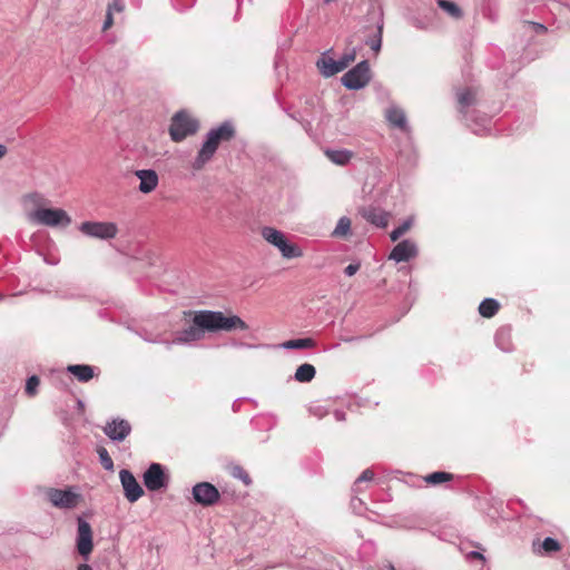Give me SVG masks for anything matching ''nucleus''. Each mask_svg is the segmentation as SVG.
<instances>
[{"label": "nucleus", "instance_id": "obj_1", "mask_svg": "<svg viewBox=\"0 0 570 570\" xmlns=\"http://www.w3.org/2000/svg\"><path fill=\"white\" fill-rule=\"evenodd\" d=\"M190 316V324L175 333L174 344H191L205 338V334L217 332L247 331L248 325L237 315H225L220 311L199 309L184 313Z\"/></svg>", "mask_w": 570, "mask_h": 570}, {"label": "nucleus", "instance_id": "obj_2", "mask_svg": "<svg viewBox=\"0 0 570 570\" xmlns=\"http://www.w3.org/2000/svg\"><path fill=\"white\" fill-rule=\"evenodd\" d=\"M458 102L460 105V114L464 118L466 125L475 135H485L490 130L491 119L488 117L474 118V111L470 112L468 108L475 102V92L471 88H465L458 92Z\"/></svg>", "mask_w": 570, "mask_h": 570}, {"label": "nucleus", "instance_id": "obj_3", "mask_svg": "<svg viewBox=\"0 0 570 570\" xmlns=\"http://www.w3.org/2000/svg\"><path fill=\"white\" fill-rule=\"evenodd\" d=\"M330 53L331 50L322 52L316 61V67L320 70V73L325 78L333 77L345 70L356 58L355 48L344 52L337 60L333 59Z\"/></svg>", "mask_w": 570, "mask_h": 570}, {"label": "nucleus", "instance_id": "obj_4", "mask_svg": "<svg viewBox=\"0 0 570 570\" xmlns=\"http://www.w3.org/2000/svg\"><path fill=\"white\" fill-rule=\"evenodd\" d=\"M29 219L49 227H67L71 223L67 212L61 208H38L29 215Z\"/></svg>", "mask_w": 570, "mask_h": 570}, {"label": "nucleus", "instance_id": "obj_5", "mask_svg": "<svg viewBox=\"0 0 570 570\" xmlns=\"http://www.w3.org/2000/svg\"><path fill=\"white\" fill-rule=\"evenodd\" d=\"M198 129V121L188 116L185 111H178L171 119L169 134L174 141H181L195 134Z\"/></svg>", "mask_w": 570, "mask_h": 570}, {"label": "nucleus", "instance_id": "obj_6", "mask_svg": "<svg viewBox=\"0 0 570 570\" xmlns=\"http://www.w3.org/2000/svg\"><path fill=\"white\" fill-rule=\"evenodd\" d=\"M371 80V69L367 60L360 61L341 78L342 85L350 90H360Z\"/></svg>", "mask_w": 570, "mask_h": 570}, {"label": "nucleus", "instance_id": "obj_7", "mask_svg": "<svg viewBox=\"0 0 570 570\" xmlns=\"http://www.w3.org/2000/svg\"><path fill=\"white\" fill-rule=\"evenodd\" d=\"M169 481L170 476L160 463H151L142 474V482L151 492L167 489Z\"/></svg>", "mask_w": 570, "mask_h": 570}, {"label": "nucleus", "instance_id": "obj_8", "mask_svg": "<svg viewBox=\"0 0 570 570\" xmlns=\"http://www.w3.org/2000/svg\"><path fill=\"white\" fill-rule=\"evenodd\" d=\"M79 230L88 237L108 240L116 237L118 227L111 222H83Z\"/></svg>", "mask_w": 570, "mask_h": 570}, {"label": "nucleus", "instance_id": "obj_9", "mask_svg": "<svg viewBox=\"0 0 570 570\" xmlns=\"http://www.w3.org/2000/svg\"><path fill=\"white\" fill-rule=\"evenodd\" d=\"M46 497L55 508L59 509H73L78 505L80 494L75 492L71 488L56 489L49 488L46 491Z\"/></svg>", "mask_w": 570, "mask_h": 570}, {"label": "nucleus", "instance_id": "obj_10", "mask_svg": "<svg viewBox=\"0 0 570 570\" xmlns=\"http://www.w3.org/2000/svg\"><path fill=\"white\" fill-rule=\"evenodd\" d=\"M77 537H76V547L78 553L87 560L92 552L94 542H92V529L89 522H87L83 518H77Z\"/></svg>", "mask_w": 570, "mask_h": 570}, {"label": "nucleus", "instance_id": "obj_11", "mask_svg": "<svg viewBox=\"0 0 570 570\" xmlns=\"http://www.w3.org/2000/svg\"><path fill=\"white\" fill-rule=\"evenodd\" d=\"M193 498L196 503L203 507H212L219 501L218 489L209 482H199L193 487Z\"/></svg>", "mask_w": 570, "mask_h": 570}, {"label": "nucleus", "instance_id": "obj_12", "mask_svg": "<svg viewBox=\"0 0 570 570\" xmlns=\"http://www.w3.org/2000/svg\"><path fill=\"white\" fill-rule=\"evenodd\" d=\"M119 479L124 489L125 498L130 503L138 501L142 497L144 490L129 470H120Z\"/></svg>", "mask_w": 570, "mask_h": 570}, {"label": "nucleus", "instance_id": "obj_13", "mask_svg": "<svg viewBox=\"0 0 570 570\" xmlns=\"http://www.w3.org/2000/svg\"><path fill=\"white\" fill-rule=\"evenodd\" d=\"M104 433L111 441L121 442L131 433V425L127 420L116 417L106 423Z\"/></svg>", "mask_w": 570, "mask_h": 570}, {"label": "nucleus", "instance_id": "obj_14", "mask_svg": "<svg viewBox=\"0 0 570 570\" xmlns=\"http://www.w3.org/2000/svg\"><path fill=\"white\" fill-rule=\"evenodd\" d=\"M417 256V246L411 239L400 242L390 253L389 259L396 263L409 262Z\"/></svg>", "mask_w": 570, "mask_h": 570}, {"label": "nucleus", "instance_id": "obj_15", "mask_svg": "<svg viewBox=\"0 0 570 570\" xmlns=\"http://www.w3.org/2000/svg\"><path fill=\"white\" fill-rule=\"evenodd\" d=\"M385 118L390 126L395 127L404 132L410 131L405 111L397 106H390L385 111Z\"/></svg>", "mask_w": 570, "mask_h": 570}, {"label": "nucleus", "instance_id": "obj_16", "mask_svg": "<svg viewBox=\"0 0 570 570\" xmlns=\"http://www.w3.org/2000/svg\"><path fill=\"white\" fill-rule=\"evenodd\" d=\"M218 146L219 145L215 140H212L208 136H206V139L203 142L197 157L195 158L193 167L195 169L203 168L205 164H207L214 157Z\"/></svg>", "mask_w": 570, "mask_h": 570}, {"label": "nucleus", "instance_id": "obj_17", "mask_svg": "<svg viewBox=\"0 0 570 570\" xmlns=\"http://www.w3.org/2000/svg\"><path fill=\"white\" fill-rule=\"evenodd\" d=\"M362 217L368 222L370 224L379 227L385 228L389 224V213L377 207H367L361 209Z\"/></svg>", "mask_w": 570, "mask_h": 570}, {"label": "nucleus", "instance_id": "obj_18", "mask_svg": "<svg viewBox=\"0 0 570 570\" xmlns=\"http://www.w3.org/2000/svg\"><path fill=\"white\" fill-rule=\"evenodd\" d=\"M206 136L219 145L222 141H229L234 138L235 127L232 121L226 120L219 126L212 128Z\"/></svg>", "mask_w": 570, "mask_h": 570}, {"label": "nucleus", "instance_id": "obj_19", "mask_svg": "<svg viewBox=\"0 0 570 570\" xmlns=\"http://www.w3.org/2000/svg\"><path fill=\"white\" fill-rule=\"evenodd\" d=\"M206 136L219 145L222 141H229L234 138L235 127L232 121L226 120L219 126L212 128Z\"/></svg>", "mask_w": 570, "mask_h": 570}, {"label": "nucleus", "instance_id": "obj_20", "mask_svg": "<svg viewBox=\"0 0 570 570\" xmlns=\"http://www.w3.org/2000/svg\"><path fill=\"white\" fill-rule=\"evenodd\" d=\"M206 136L219 145L222 141H229L234 138L235 127L232 121L226 120L219 126L212 128Z\"/></svg>", "mask_w": 570, "mask_h": 570}, {"label": "nucleus", "instance_id": "obj_21", "mask_svg": "<svg viewBox=\"0 0 570 570\" xmlns=\"http://www.w3.org/2000/svg\"><path fill=\"white\" fill-rule=\"evenodd\" d=\"M135 174L140 180L139 191L142 194H149L157 187L159 179L155 170L139 169Z\"/></svg>", "mask_w": 570, "mask_h": 570}, {"label": "nucleus", "instance_id": "obj_22", "mask_svg": "<svg viewBox=\"0 0 570 570\" xmlns=\"http://www.w3.org/2000/svg\"><path fill=\"white\" fill-rule=\"evenodd\" d=\"M67 371L77 377L79 382L86 383L95 375V367L87 364L69 365Z\"/></svg>", "mask_w": 570, "mask_h": 570}, {"label": "nucleus", "instance_id": "obj_23", "mask_svg": "<svg viewBox=\"0 0 570 570\" xmlns=\"http://www.w3.org/2000/svg\"><path fill=\"white\" fill-rule=\"evenodd\" d=\"M262 237L271 245L278 248L287 238L285 234L273 227L265 226L262 228Z\"/></svg>", "mask_w": 570, "mask_h": 570}, {"label": "nucleus", "instance_id": "obj_24", "mask_svg": "<svg viewBox=\"0 0 570 570\" xmlns=\"http://www.w3.org/2000/svg\"><path fill=\"white\" fill-rule=\"evenodd\" d=\"M325 155L332 163L340 166L348 164L353 157V153L347 149H327Z\"/></svg>", "mask_w": 570, "mask_h": 570}, {"label": "nucleus", "instance_id": "obj_25", "mask_svg": "<svg viewBox=\"0 0 570 570\" xmlns=\"http://www.w3.org/2000/svg\"><path fill=\"white\" fill-rule=\"evenodd\" d=\"M316 375L314 365L304 363L299 365L294 374L295 381L299 383H309Z\"/></svg>", "mask_w": 570, "mask_h": 570}, {"label": "nucleus", "instance_id": "obj_26", "mask_svg": "<svg viewBox=\"0 0 570 570\" xmlns=\"http://www.w3.org/2000/svg\"><path fill=\"white\" fill-rule=\"evenodd\" d=\"M500 308V304L494 298H484L479 305V313L487 318L494 316Z\"/></svg>", "mask_w": 570, "mask_h": 570}, {"label": "nucleus", "instance_id": "obj_27", "mask_svg": "<svg viewBox=\"0 0 570 570\" xmlns=\"http://www.w3.org/2000/svg\"><path fill=\"white\" fill-rule=\"evenodd\" d=\"M284 258H298L303 256V250L294 243L287 239L277 248Z\"/></svg>", "mask_w": 570, "mask_h": 570}, {"label": "nucleus", "instance_id": "obj_28", "mask_svg": "<svg viewBox=\"0 0 570 570\" xmlns=\"http://www.w3.org/2000/svg\"><path fill=\"white\" fill-rule=\"evenodd\" d=\"M315 346V341L311 337L289 340L282 344L285 350H305Z\"/></svg>", "mask_w": 570, "mask_h": 570}, {"label": "nucleus", "instance_id": "obj_29", "mask_svg": "<svg viewBox=\"0 0 570 570\" xmlns=\"http://www.w3.org/2000/svg\"><path fill=\"white\" fill-rule=\"evenodd\" d=\"M383 26V20L379 21L376 31L373 37H370L365 40V43L376 53L381 50L382 47Z\"/></svg>", "mask_w": 570, "mask_h": 570}, {"label": "nucleus", "instance_id": "obj_30", "mask_svg": "<svg viewBox=\"0 0 570 570\" xmlns=\"http://www.w3.org/2000/svg\"><path fill=\"white\" fill-rule=\"evenodd\" d=\"M495 344L497 346L504 351L509 352L511 350V342H510V330L509 328H500L497 331L495 336Z\"/></svg>", "mask_w": 570, "mask_h": 570}, {"label": "nucleus", "instance_id": "obj_31", "mask_svg": "<svg viewBox=\"0 0 570 570\" xmlns=\"http://www.w3.org/2000/svg\"><path fill=\"white\" fill-rule=\"evenodd\" d=\"M438 6L454 19H460L463 16L462 9L455 2L449 0H438Z\"/></svg>", "mask_w": 570, "mask_h": 570}, {"label": "nucleus", "instance_id": "obj_32", "mask_svg": "<svg viewBox=\"0 0 570 570\" xmlns=\"http://www.w3.org/2000/svg\"><path fill=\"white\" fill-rule=\"evenodd\" d=\"M351 225H352L351 219L346 216H342L338 219L336 227L334 228V230L332 233V236L346 237V236L351 235Z\"/></svg>", "mask_w": 570, "mask_h": 570}, {"label": "nucleus", "instance_id": "obj_33", "mask_svg": "<svg viewBox=\"0 0 570 570\" xmlns=\"http://www.w3.org/2000/svg\"><path fill=\"white\" fill-rule=\"evenodd\" d=\"M452 479H453V474H451L449 472H444V471L433 472L425 476V481L433 485L451 481Z\"/></svg>", "mask_w": 570, "mask_h": 570}, {"label": "nucleus", "instance_id": "obj_34", "mask_svg": "<svg viewBox=\"0 0 570 570\" xmlns=\"http://www.w3.org/2000/svg\"><path fill=\"white\" fill-rule=\"evenodd\" d=\"M97 453L99 456V461L105 470L112 472L115 469L114 461L111 456L109 455L108 451L104 446L97 448Z\"/></svg>", "mask_w": 570, "mask_h": 570}, {"label": "nucleus", "instance_id": "obj_35", "mask_svg": "<svg viewBox=\"0 0 570 570\" xmlns=\"http://www.w3.org/2000/svg\"><path fill=\"white\" fill-rule=\"evenodd\" d=\"M374 478L373 471L370 469L364 470L361 475L355 480L352 491L354 494H357L362 491V483L370 482Z\"/></svg>", "mask_w": 570, "mask_h": 570}, {"label": "nucleus", "instance_id": "obj_36", "mask_svg": "<svg viewBox=\"0 0 570 570\" xmlns=\"http://www.w3.org/2000/svg\"><path fill=\"white\" fill-rule=\"evenodd\" d=\"M413 219L406 218L399 227L394 228L390 237L393 242H396L401 236H403L412 226Z\"/></svg>", "mask_w": 570, "mask_h": 570}, {"label": "nucleus", "instance_id": "obj_37", "mask_svg": "<svg viewBox=\"0 0 570 570\" xmlns=\"http://www.w3.org/2000/svg\"><path fill=\"white\" fill-rule=\"evenodd\" d=\"M540 549H542L544 553L550 554L559 551L561 549V544L558 540L551 537H547L540 544Z\"/></svg>", "mask_w": 570, "mask_h": 570}, {"label": "nucleus", "instance_id": "obj_38", "mask_svg": "<svg viewBox=\"0 0 570 570\" xmlns=\"http://www.w3.org/2000/svg\"><path fill=\"white\" fill-rule=\"evenodd\" d=\"M40 384V380L37 375H31L26 383V393L29 396H33L37 394L38 386Z\"/></svg>", "mask_w": 570, "mask_h": 570}, {"label": "nucleus", "instance_id": "obj_39", "mask_svg": "<svg viewBox=\"0 0 570 570\" xmlns=\"http://www.w3.org/2000/svg\"><path fill=\"white\" fill-rule=\"evenodd\" d=\"M232 475L242 480L245 485H249L252 483V479L249 478L248 473L239 465L233 468Z\"/></svg>", "mask_w": 570, "mask_h": 570}, {"label": "nucleus", "instance_id": "obj_40", "mask_svg": "<svg viewBox=\"0 0 570 570\" xmlns=\"http://www.w3.org/2000/svg\"><path fill=\"white\" fill-rule=\"evenodd\" d=\"M308 412L317 419H323L328 414V409L322 404H313L308 407Z\"/></svg>", "mask_w": 570, "mask_h": 570}, {"label": "nucleus", "instance_id": "obj_41", "mask_svg": "<svg viewBox=\"0 0 570 570\" xmlns=\"http://www.w3.org/2000/svg\"><path fill=\"white\" fill-rule=\"evenodd\" d=\"M351 507L353 511L357 514H363L364 511L366 510L363 500L357 498L356 494L353 495L351 499Z\"/></svg>", "mask_w": 570, "mask_h": 570}, {"label": "nucleus", "instance_id": "obj_42", "mask_svg": "<svg viewBox=\"0 0 570 570\" xmlns=\"http://www.w3.org/2000/svg\"><path fill=\"white\" fill-rule=\"evenodd\" d=\"M171 2L176 10L183 12L191 8L195 3V0H171Z\"/></svg>", "mask_w": 570, "mask_h": 570}, {"label": "nucleus", "instance_id": "obj_43", "mask_svg": "<svg viewBox=\"0 0 570 570\" xmlns=\"http://www.w3.org/2000/svg\"><path fill=\"white\" fill-rule=\"evenodd\" d=\"M114 23L112 7H108L106 18L102 24V30L109 29Z\"/></svg>", "mask_w": 570, "mask_h": 570}, {"label": "nucleus", "instance_id": "obj_44", "mask_svg": "<svg viewBox=\"0 0 570 570\" xmlns=\"http://www.w3.org/2000/svg\"><path fill=\"white\" fill-rule=\"evenodd\" d=\"M360 267H361L360 263H352L345 267L344 273L346 276H353L354 274L357 273Z\"/></svg>", "mask_w": 570, "mask_h": 570}, {"label": "nucleus", "instance_id": "obj_45", "mask_svg": "<svg viewBox=\"0 0 570 570\" xmlns=\"http://www.w3.org/2000/svg\"><path fill=\"white\" fill-rule=\"evenodd\" d=\"M466 558H468L469 560H474V559H476V560H480L481 562H484V560H485L484 556H483L482 553L478 552V551H471V552H469V553H468V556H466Z\"/></svg>", "mask_w": 570, "mask_h": 570}, {"label": "nucleus", "instance_id": "obj_46", "mask_svg": "<svg viewBox=\"0 0 570 570\" xmlns=\"http://www.w3.org/2000/svg\"><path fill=\"white\" fill-rule=\"evenodd\" d=\"M530 24L533 27V30L537 33H544L547 31V27L544 24H542V23L530 22Z\"/></svg>", "mask_w": 570, "mask_h": 570}, {"label": "nucleus", "instance_id": "obj_47", "mask_svg": "<svg viewBox=\"0 0 570 570\" xmlns=\"http://www.w3.org/2000/svg\"><path fill=\"white\" fill-rule=\"evenodd\" d=\"M333 414H334L335 420L338 422H343L346 419V414L342 410H335Z\"/></svg>", "mask_w": 570, "mask_h": 570}, {"label": "nucleus", "instance_id": "obj_48", "mask_svg": "<svg viewBox=\"0 0 570 570\" xmlns=\"http://www.w3.org/2000/svg\"><path fill=\"white\" fill-rule=\"evenodd\" d=\"M108 7H112V11L120 12L124 10V4L119 0H114Z\"/></svg>", "mask_w": 570, "mask_h": 570}, {"label": "nucleus", "instance_id": "obj_49", "mask_svg": "<svg viewBox=\"0 0 570 570\" xmlns=\"http://www.w3.org/2000/svg\"><path fill=\"white\" fill-rule=\"evenodd\" d=\"M77 570H92V568L88 563H81L78 566Z\"/></svg>", "mask_w": 570, "mask_h": 570}, {"label": "nucleus", "instance_id": "obj_50", "mask_svg": "<svg viewBox=\"0 0 570 570\" xmlns=\"http://www.w3.org/2000/svg\"><path fill=\"white\" fill-rule=\"evenodd\" d=\"M7 154V147L0 144V159Z\"/></svg>", "mask_w": 570, "mask_h": 570}, {"label": "nucleus", "instance_id": "obj_51", "mask_svg": "<svg viewBox=\"0 0 570 570\" xmlns=\"http://www.w3.org/2000/svg\"><path fill=\"white\" fill-rule=\"evenodd\" d=\"M288 116L294 120L301 121L296 114H288Z\"/></svg>", "mask_w": 570, "mask_h": 570}, {"label": "nucleus", "instance_id": "obj_52", "mask_svg": "<svg viewBox=\"0 0 570 570\" xmlns=\"http://www.w3.org/2000/svg\"><path fill=\"white\" fill-rule=\"evenodd\" d=\"M389 569H390V570H396V569L394 568V566H393V564H390V566H389Z\"/></svg>", "mask_w": 570, "mask_h": 570}, {"label": "nucleus", "instance_id": "obj_53", "mask_svg": "<svg viewBox=\"0 0 570 570\" xmlns=\"http://www.w3.org/2000/svg\"><path fill=\"white\" fill-rule=\"evenodd\" d=\"M415 27H416V28H421L420 22H416V23H415Z\"/></svg>", "mask_w": 570, "mask_h": 570}]
</instances>
